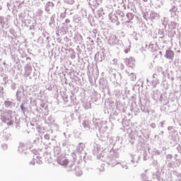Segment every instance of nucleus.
<instances>
[{"label":"nucleus","mask_w":181,"mask_h":181,"mask_svg":"<svg viewBox=\"0 0 181 181\" xmlns=\"http://www.w3.org/2000/svg\"><path fill=\"white\" fill-rule=\"evenodd\" d=\"M97 15L99 18H101L103 15H105V13L103 10V8H100L99 10L96 11Z\"/></svg>","instance_id":"nucleus-52"},{"label":"nucleus","mask_w":181,"mask_h":181,"mask_svg":"<svg viewBox=\"0 0 181 181\" xmlns=\"http://www.w3.org/2000/svg\"><path fill=\"white\" fill-rule=\"evenodd\" d=\"M169 11L170 13V19H177L176 16H177V7L173 6Z\"/></svg>","instance_id":"nucleus-19"},{"label":"nucleus","mask_w":181,"mask_h":181,"mask_svg":"<svg viewBox=\"0 0 181 181\" xmlns=\"http://www.w3.org/2000/svg\"><path fill=\"white\" fill-rule=\"evenodd\" d=\"M177 18L171 19L170 22L168 23L169 29H176L177 26Z\"/></svg>","instance_id":"nucleus-26"},{"label":"nucleus","mask_w":181,"mask_h":181,"mask_svg":"<svg viewBox=\"0 0 181 181\" xmlns=\"http://www.w3.org/2000/svg\"><path fill=\"white\" fill-rule=\"evenodd\" d=\"M54 8V4L52 1H47L45 5V12L50 13V11Z\"/></svg>","instance_id":"nucleus-25"},{"label":"nucleus","mask_w":181,"mask_h":181,"mask_svg":"<svg viewBox=\"0 0 181 181\" xmlns=\"http://www.w3.org/2000/svg\"><path fill=\"white\" fill-rule=\"evenodd\" d=\"M129 77H130L132 81H135V80H136V75H135V74H134V73H131L129 75Z\"/></svg>","instance_id":"nucleus-60"},{"label":"nucleus","mask_w":181,"mask_h":181,"mask_svg":"<svg viewBox=\"0 0 181 181\" xmlns=\"http://www.w3.org/2000/svg\"><path fill=\"white\" fill-rule=\"evenodd\" d=\"M54 152L55 155H60V153L62 152V148L59 146H56L54 148Z\"/></svg>","instance_id":"nucleus-51"},{"label":"nucleus","mask_w":181,"mask_h":181,"mask_svg":"<svg viewBox=\"0 0 181 181\" xmlns=\"http://www.w3.org/2000/svg\"><path fill=\"white\" fill-rule=\"evenodd\" d=\"M35 14H36V16H42V15H43V11L42 9L39 8L36 11Z\"/></svg>","instance_id":"nucleus-61"},{"label":"nucleus","mask_w":181,"mask_h":181,"mask_svg":"<svg viewBox=\"0 0 181 181\" xmlns=\"http://www.w3.org/2000/svg\"><path fill=\"white\" fill-rule=\"evenodd\" d=\"M37 111L40 114H44V115H49V107H47V103L45 101H42L40 104V107H37Z\"/></svg>","instance_id":"nucleus-9"},{"label":"nucleus","mask_w":181,"mask_h":181,"mask_svg":"<svg viewBox=\"0 0 181 181\" xmlns=\"http://www.w3.org/2000/svg\"><path fill=\"white\" fill-rule=\"evenodd\" d=\"M141 132H132L129 134V142L132 145H134L135 144V138L138 136V138H142V136H141Z\"/></svg>","instance_id":"nucleus-10"},{"label":"nucleus","mask_w":181,"mask_h":181,"mask_svg":"<svg viewBox=\"0 0 181 181\" xmlns=\"http://www.w3.org/2000/svg\"><path fill=\"white\" fill-rule=\"evenodd\" d=\"M0 135L3 141H8V139H11V133H9L7 129L4 130Z\"/></svg>","instance_id":"nucleus-18"},{"label":"nucleus","mask_w":181,"mask_h":181,"mask_svg":"<svg viewBox=\"0 0 181 181\" xmlns=\"http://www.w3.org/2000/svg\"><path fill=\"white\" fill-rule=\"evenodd\" d=\"M131 158V163L134 165V166H136L138 165V163L139 162V160L141 159L139 156L136 154H130Z\"/></svg>","instance_id":"nucleus-16"},{"label":"nucleus","mask_w":181,"mask_h":181,"mask_svg":"<svg viewBox=\"0 0 181 181\" xmlns=\"http://www.w3.org/2000/svg\"><path fill=\"white\" fill-rule=\"evenodd\" d=\"M83 107L85 110H90V108H91V102L90 100H84L83 102Z\"/></svg>","instance_id":"nucleus-36"},{"label":"nucleus","mask_w":181,"mask_h":181,"mask_svg":"<svg viewBox=\"0 0 181 181\" xmlns=\"http://www.w3.org/2000/svg\"><path fill=\"white\" fill-rule=\"evenodd\" d=\"M156 74H154L153 75V80H152V82H151V84L153 86V87H156L158 86V84H159V79H158V78H156Z\"/></svg>","instance_id":"nucleus-38"},{"label":"nucleus","mask_w":181,"mask_h":181,"mask_svg":"<svg viewBox=\"0 0 181 181\" xmlns=\"http://www.w3.org/2000/svg\"><path fill=\"white\" fill-rule=\"evenodd\" d=\"M55 19H56V14H53L50 17V21H49V25L52 29H54V28H56V21H55Z\"/></svg>","instance_id":"nucleus-29"},{"label":"nucleus","mask_w":181,"mask_h":181,"mask_svg":"<svg viewBox=\"0 0 181 181\" xmlns=\"http://www.w3.org/2000/svg\"><path fill=\"white\" fill-rule=\"evenodd\" d=\"M26 149H32V147L29 146L28 144H20V146H18V152L20 153H26Z\"/></svg>","instance_id":"nucleus-22"},{"label":"nucleus","mask_w":181,"mask_h":181,"mask_svg":"<svg viewBox=\"0 0 181 181\" xmlns=\"http://www.w3.org/2000/svg\"><path fill=\"white\" fill-rule=\"evenodd\" d=\"M90 36L93 39H95V37H98L100 36V31L97 29H93L92 31H90Z\"/></svg>","instance_id":"nucleus-37"},{"label":"nucleus","mask_w":181,"mask_h":181,"mask_svg":"<svg viewBox=\"0 0 181 181\" xmlns=\"http://www.w3.org/2000/svg\"><path fill=\"white\" fill-rule=\"evenodd\" d=\"M42 35L44 37H46V40H49L50 39V37H49V33L45 30L42 31Z\"/></svg>","instance_id":"nucleus-55"},{"label":"nucleus","mask_w":181,"mask_h":181,"mask_svg":"<svg viewBox=\"0 0 181 181\" xmlns=\"http://www.w3.org/2000/svg\"><path fill=\"white\" fill-rule=\"evenodd\" d=\"M148 18L150 19V21H151V22H158V21L160 19V14L156 11H151Z\"/></svg>","instance_id":"nucleus-11"},{"label":"nucleus","mask_w":181,"mask_h":181,"mask_svg":"<svg viewBox=\"0 0 181 181\" xmlns=\"http://www.w3.org/2000/svg\"><path fill=\"white\" fill-rule=\"evenodd\" d=\"M24 97H26V95H25V88L23 87V86L21 85L18 88V90L16 91V98L18 103H21V101L23 100Z\"/></svg>","instance_id":"nucleus-8"},{"label":"nucleus","mask_w":181,"mask_h":181,"mask_svg":"<svg viewBox=\"0 0 181 181\" xmlns=\"http://www.w3.org/2000/svg\"><path fill=\"white\" fill-rule=\"evenodd\" d=\"M1 120L3 122L7 124V125H12L13 122L18 124V120L16 117H15V113L12 110H7L1 113Z\"/></svg>","instance_id":"nucleus-3"},{"label":"nucleus","mask_w":181,"mask_h":181,"mask_svg":"<svg viewBox=\"0 0 181 181\" xmlns=\"http://www.w3.org/2000/svg\"><path fill=\"white\" fill-rule=\"evenodd\" d=\"M148 49L151 50V52H156L158 49V45L150 43L148 45Z\"/></svg>","instance_id":"nucleus-42"},{"label":"nucleus","mask_w":181,"mask_h":181,"mask_svg":"<svg viewBox=\"0 0 181 181\" xmlns=\"http://www.w3.org/2000/svg\"><path fill=\"white\" fill-rule=\"evenodd\" d=\"M118 43V39L115 35H112L109 37L108 44L110 46H115Z\"/></svg>","instance_id":"nucleus-17"},{"label":"nucleus","mask_w":181,"mask_h":181,"mask_svg":"<svg viewBox=\"0 0 181 181\" xmlns=\"http://www.w3.org/2000/svg\"><path fill=\"white\" fill-rule=\"evenodd\" d=\"M164 3L163 0H155L153 6L156 9H159V8H162L163 6Z\"/></svg>","instance_id":"nucleus-30"},{"label":"nucleus","mask_w":181,"mask_h":181,"mask_svg":"<svg viewBox=\"0 0 181 181\" xmlns=\"http://www.w3.org/2000/svg\"><path fill=\"white\" fill-rule=\"evenodd\" d=\"M73 21L75 23H80L81 22V16L76 14L73 16Z\"/></svg>","instance_id":"nucleus-44"},{"label":"nucleus","mask_w":181,"mask_h":181,"mask_svg":"<svg viewBox=\"0 0 181 181\" xmlns=\"http://www.w3.org/2000/svg\"><path fill=\"white\" fill-rule=\"evenodd\" d=\"M124 63L127 67L130 69H134L135 67V58L130 57L129 58H126L124 59Z\"/></svg>","instance_id":"nucleus-12"},{"label":"nucleus","mask_w":181,"mask_h":181,"mask_svg":"<svg viewBox=\"0 0 181 181\" xmlns=\"http://www.w3.org/2000/svg\"><path fill=\"white\" fill-rule=\"evenodd\" d=\"M64 4L66 5H74V0H64Z\"/></svg>","instance_id":"nucleus-57"},{"label":"nucleus","mask_w":181,"mask_h":181,"mask_svg":"<svg viewBox=\"0 0 181 181\" xmlns=\"http://www.w3.org/2000/svg\"><path fill=\"white\" fill-rule=\"evenodd\" d=\"M109 142L112 146L117 144H121V138L119 136H112L110 139Z\"/></svg>","instance_id":"nucleus-20"},{"label":"nucleus","mask_w":181,"mask_h":181,"mask_svg":"<svg viewBox=\"0 0 181 181\" xmlns=\"http://www.w3.org/2000/svg\"><path fill=\"white\" fill-rule=\"evenodd\" d=\"M84 148H86V144H84V143H80L78 146L76 148V152L79 155L81 160L83 159L84 162H87V153L85 152Z\"/></svg>","instance_id":"nucleus-5"},{"label":"nucleus","mask_w":181,"mask_h":181,"mask_svg":"<svg viewBox=\"0 0 181 181\" xmlns=\"http://www.w3.org/2000/svg\"><path fill=\"white\" fill-rule=\"evenodd\" d=\"M151 98L154 100V101H158L159 100L160 103H162V95H160V92L158 90H153L151 94Z\"/></svg>","instance_id":"nucleus-13"},{"label":"nucleus","mask_w":181,"mask_h":181,"mask_svg":"<svg viewBox=\"0 0 181 181\" xmlns=\"http://www.w3.org/2000/svg\"><path fill=\"white\" fill-rule=\"evenodd\" d=\"M79 13L81 15L82 18H87V10H86V8H82Z\"/></svg>","instance_id":"nucleus-48"},{"label":"nucleus","mask_w":181,"mask_h":181,"mask_svg":"<svg viewBox=\"0 0 181 181\" xmlns=\"http://www.w3.org/2000/svg\"><path fill=\"white\" fill-rule=\"evenodd\" d=\"M100 4L97 1H93L91 2H89V6L93 13L95 11V9H97V8H98Z\"/></svg>","instance_id":"nucleus-28"},{"label":"nucleus","mask_w":181,"mask_h":181,"mask_svg":"<svg viewBox=\"0 0 181 181\" xmlns=\"http://www.w3.org/2000/svg\"><path fill=\"white\" fill-rule=\"evenodd\" d=\"M10 88L13 91H15V90H16V88H18V83H16L15 82H11V83L10 85Z\"/></svg>","instance_id":"nucleus-49"},{"label":"nucleus","mask_w":181,"mask_h":181,"mask_svg":"<svg viewBox=\"0 0 181 181\" xmlns=\"http://www.w3.org/2000/svg\"><path fill=\"white\" fill-rule=\"evenodd\" d=\"M95 124V128H98L99 134L102 138H108V134H107V129H108V127L105 125L101 127V122L100 120H95V122H93Z\"/></svg>","instance_id":"nucleus-4"},{"label":"nucleus","mask_w":181,"mask_h":181,"mask_svg":"<svg viewBox=\"0 0 181 181\" xmlns=\"http://www.w3.org/2000/svg\"><path fill=\"white\" fill-rule=\"evenodd\" d=\"M153 179H157L158 181H164L160 172H156L153 175Z\"/></svg>","instance_id":"nucleus-35"},{"label":"nucleus","mask_w":181,"mask_h":181,"mask_svg":"<svg viewBox=\"0 0 181 181\" xmlns=\"http://www.w3.org/2000/svg\"><path fill=\"white\" fill-rule=\"evenodd\" d=\"M71 101L68 102V104L66 105L67 107H73L76 104V98L74 95H71L70 96Z\"/></svg>","instance_id":"nucleus-40"},{"label":"nucleus","mask_w":181,"mask_h":181,"mask_svg":"<svg viewBox=\"0 0 181 181\" xmlns=\"http://www.w3.org/2000/svg\"><path fill=\"white\" fill-rule=\"evenodd\" d=\"M159 40H161L163 45H166V40H165V30L163 28L158 30Z\"/></svg>","instance_id":"nucleus-23"},{"label":"nucleus","mask_w":181,"mask_h":181,"mask_svg":"<svg viewBox=\"0 0 181 181\" xmlns=\"http://www.w3.org/2000/svg\"><path fill=\"white\" fill-rule=\"evenodd\" d=\"M141 177L142 181L148 180V176H146L145 174H141Z\"/></svg>","instance_id":"nucleus-64"},{"label":"nucleus","mask_w":181,"mask_h":181,"mask_svg":"<svg viewBox=\"0 0 181 181\" xmlns=\"http://www.w3.org/2000/svg\"><path fill=\"white\" fill-rule=\"evenodd\" d=\"M105 164H101V165L98 168V170H99V172H104L105 170Z\"/></svg>","instance_id":"nucleus-59"},{"label":"nucleus","mask_w":181,"mask_h":181,"mask_svg":"<svg viewBox=\"0 0 181 181\" xmlns=\"http://www.w3.org/2000/svg\"><path fill=\"white\" fill-rule=\"evenodd\" d=\"M164 57H165V59H168V60H173V57H175V52L172 49H167Z\"/></svg>","instance_id":"nucleus-24"},{"label":"nucleus","mask_w":181,"mask_h":181,"mask_svg":"<svg viewBox=\"0 0 181 181\" xmlns=\"http://www.w3.org/2000/svg\"><path fill=\"white\" fill-rule=\"evenodd\" d=\"M31 73H32V66L29 64H27L25 66L24 76L25 77H29V76Z\"/></svg>","instance_id":"nucleus-31"},{"label":"nucleus","mask_w":181,"mask_h":181,"mask_svg":"<svg viewBox=\"0 0 181 181\" xmlns=\"http://www.w3.org/2000/svg\"><path fill=\"white\" fill-rule=\"evenodd\" d=\"M127 18L129 21H131L132 19H134V14L132 13H127Z\"/></svg>","instance_id":"nucleus-56"},{"label":"nucleus","mask_w":181,"mask_h":181,"mask_svg":"<svg viewBox=\"0 0 181 181\" xmlns=\"http://www.w3.org/2000/svg\"><path fill=\"white\" fill-rule=\"evenodd\" d=\"M67 172H73L76 170V165L74 163H71L69 166L67 168Z\"/></svg>","instance_id":"nucleus-47"},{"label":"nucleus","mask_w":181,"mask_h":181,"mask_svg":"<svg viewBox=\"0 0 181 181\" xmlns=\"http://www.w3.org/2000/svg\"><path fill=\"white\" fill-rule=\"evenodd\" d=\"M139 107H140L141 111H142V112L149 115V109H148V106L145 105V103H141L140 101Z\"/></svg>","instance_id":"nucleus-33"},{"label":"nucleus","mask_w":181,"mask_h":181,"mask_svg":"<svg viewBox=\"0 0 181 181\" xmlns=\"http://www.w3.org/2000/svg\"><path fill=\"white\" fill-rule=\"evenodd\" d=\"M125 25L129 28V29H132V23H131L130 21H127L125 23Z\"/></svg>","instance_id":"nucleus-63"},{"label":"nucleus","mask_w":181,"mask_h":181,"mask_svg":"<svg viewBox=\"0 0 181 181\" xmlns=\"http://www.w3.org/2000/svg\"><path fill=\"white\" fill-rule=\"evenodd\" d=\"M4 105L6 108H13L15 107V103L12 99H7L4 101Z\"/></svg>","instance_id":"nucleus-27"},{"label":"nucleus","mask_w":181,"mask_h":181,"mask_svg":"<svg viewBox=\"0 0 181 181\" xmlns=\"http://www.w3.org/2000/svg\"><path fill=\"white\" fill-rule=\"evenodd\" d=\"M96 43L99 47H103V46H104V39L101 35H98V37H97Z\"/></svg>","instance_id":"nucleus-34"},{"label":"nucleus","mask_w":181,"mask_h":181,"mask_svg":"<svg viewBox=\"0 0 181 181\" xmlns=\"http://www.w3.org/2000/svg\"><path fill=\"white\" fill-rule=\"evenodd\" d=\"M62 146H66L68 148L70 146V141H69V139H66L62 141Z\"/></svg>","instance_id":"nucleus-53"},{"label":"nucleus","mask_w":181,"mask_h":181,"mask_svg":"<svg viewBox=\"0 0 181 181\" xmlns=\"http://www.w3.org/2000/svg\"><path fill=\"white\" fill-rule=\"evenodd\" d=\"M99 98H100V95L95 92L91 96V100L94 101L95 103H97Z\"/></svg>","instance_id":"nucleus-45"},{"label":"nucleus","mask_w":181,"mask_h":181,"mask_svg":"<svg viewBox=\"0 0 181 181\" xmlns=\"http://www.w3.org/2000/svg\"><path fill=\"white\" fill-rule=\"evenodd\" d=\"M93 154L101 159L102 157L105 156V152H104V148L101 147L100 144H95L94 146Z\"/></svg>","instance_id":"nucleus-6"},{"label":"nucleus","mask_w":181,"mask_h":181,"mask_svg":"<svg viewBox=\"0 0 181 181\" xmlns=\"http://www.w3.org/2000/svg\"><path fill=\"white\" fill-rule=\"evenodd\" d=\"M157 71H158V73H161V74H163V77H166V74L164 72L163 68H162V66H158Z\"/></svg>","instance_id":"nucleus-50"},{"label":"nucleus","mask_w":181,"mask_h":181,"mask_svg":"<svg viewBox=\"0 0 181 181\" xmlns=\"http://www.w3.org/2000/svg\"><path fill=\"white\" fill-rule=\"evenodd\" d=\"M129 52H131V44H129L128 47H124V53L127 54L129 53Z\"/></svg>","instance_id":"nucleus-62"},{"label":"nucleus","mask_w":181,"mask_h":181,"mask_svg":"<svg viewBox=\"0 0 181 181\" xmlns=\"http://www.w3.org/2000/svg\"><path fill=\"white\" fill-rule=\"evenodd\" d=\"M74 42L78 43V45L83 44V35L78 33V32L75 33L74 35Z\"/></svg>","instance_id":"nucleus-14"},{"label":"nucleus","mask_w":181,"mask_h":181,"mask_svg":"<svg viewBox=\"0 0 181 181\" xmlns=\"http://www.w3.org/2000/svg\"><path fill=\"white\" fill-rule=\"evenodd\" d=\"M105 11H109L107 13L109 14V19L113 23H116L117 26L120 24L119 21H124V18H125V13L123 11L120 10L113 11L111 6L105 7Z\"/></svg>","instance_id":"nucleus-1"},{"label":"nucleus","mask_w":181,"mask_h":181,"mask_svg":"<svg viewBox=\"0 0 181 181\" xmlns=\"http://www.w3.org/2000/svg\"><path fill=\"white\" fill-rule=\"evenodd\" d=\"M107 103L109 104L110 111H114V110L121 111V110H122V108H121V103H118L116 100L110 99Z\"/></svg>","instance_id":"nucleus-7"},{"label":"nucleus","mask_w":181,"mask_h":181,"mask_svg":"<svg viewBox=\"0 0 181 181\" xmlns=\"http://www.w3.org/2000/svg\"><path fill=\"white\" fill-rule=\"evenodd\" d=\"M70 57L71 59H72V60H74V59H76V52L74 51V49H71L70 51Z\"/></svg>","instance_id":"nucleus-54"},{"label":"nucleus","mask_w":181,"mask_h":181,"mask_svg":"<svg viewBox=\"0 0 181 181\" xmlns=\"http://www.w3.org/2000/svg\"><path fill=\"white\" fill-rule=\"evenodd\" d=\"M20 108L21 110V112L23 113V115H25V114H26V112H28V100H23L22 101V103L20 105Z\"/></svg>","instance_id":"nucleus-21"},{"label":"nucleus","mask_w":181,"mask_h":181,"mask_svg":"<svg viewBox=\"0 0 181 181\" xmlns=\"http://www.w3.org/2000/svg\"><path fill=\"white\" fill-rule=\"evenodd\" d=\"M99 84L102 87V88H107V80H105L104 78L100 79Z\"/></svg>","instance_id":"nucleus-43"},{"label":"nucleus","mask_w":181,"mask_h":181,"mask_svg":"<svg viewBox=\"0 0 181 181\" xmlns=\"http://www.w3.org/2000/svg\"><path fill=\"white\" fill-rule=\"evenodd\" d=\"M62 98H63V100H64L65 104H66V105H67V104H69V96H68L67 95L64 94V95L62 96Z\"/></svg>","instance_id":"nucleus-58"},{"label":"nucleus","mask_w":181,"mask_h":181,"mask_svg":"<svg viewBox=\"0 0 181 181\" xmlns=\"http://www.w3.org/2000/svg\"><path fill=\"white\" fill-rule=\"evenodd\" d=\"M117 158L118 153L114 150H110L107 154L105 153V156L102 157L100 160L105 162L110 168H114V166L118 165V161H117Z\"/></svg>","instance_id":"nucleus-2"},{"label":"nucleus","mask_w":181,"mask_h":181,"mask_svg":"<svg viewBox=\"0 0 181 181\" xmlns=\"http://www.w3.org/2000/svg\"><path fill=\"white\" fill-rule=\"evenodd\" d=\"M1 77H2L3 83H1V86H4V87L8 84V81H9V76L8 75L2 73L1 74Z\"/></svg>","instance_id":"nucleus-32"},{"label":"nucleus","mask_w":181,"mask_h":181,"mask_svg":"<svg viewBox=\"0 0 181 181\" xmlns=\"http://www.w3.org/2000/svg\"><path fill=\"white\" fill-rule=\"evenodd\" d=\"M59 165H62V166H66L69 164V160L64 159V160H58Z\"/></svg>","instance_id":"nucleus-46"},{"label":"nucleus","mask_w":181,"mask_h":181,"mask_svg":"<svg viewBox=\"0 0 181 181\" xmlns=\"http://www.w3.org/2000/svg\"><path fill=\"white\" fill-rule=\"evenodd\" d=\"M8 18L4 16H0V26L2 29H8L9 25H8Z\"/></svg>","instance_id":"nucleus-15"},{"label":"nucleus","mask_w":181,"mask_h":181,"mask_svg":"<svg viewBox=\"0 0 181 181\" xmlns=\"http://www.w3.org/2000/svg\"><path fill=\"white\" fill-rule=\"evenodd\" d=\"M82 127L86 129V131H90V122L88 120H83L82 122Z\"/></svg>","instance_id":"nucleus-39"},{"label":"nucleus","mask_w":181,"mask_h":181,"mask_svg":"<svg viewBox=\"0 0 181 181\" xmlns=\"http://www.w3.org/2000/svg\"><path fill=\"white\" fill-rule=\"evenodd\" d=\"M161 23L163 26H164V29H166L168 23H169V18H168V17H163V18L161 19Z\"/></svg>","instance_id":"nucleus-41"}]
</instances>
